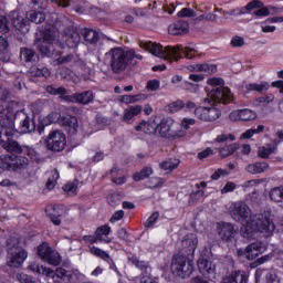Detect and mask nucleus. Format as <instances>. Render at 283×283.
<instances>
[{
	"mask_svg": "<svg viewBox=\"0 0 283 283\" xmlns=\"http://www.w3.org/2000/svg\"><path fill=\"white\" fill-rule=\"evenodd\" d=\"M181 247L179 253L172 256L170 271L172 275L187 280L196 269L193 255L198 249V237L193 233L187 234L181 241Z\"/></svg>",
	"mask_w": 283,
	"mask_h": 283,
	"instance_id": "obj_1",
	"label": "nucleus"
},
{
	"mask_svg": "<svg viewBox=\"0 0 283 283\" xmlns=\"http://www.w3.org/2000/svg\"><path fill=\"white\" fill-rule=\"evenodd\" d=\"M146 48L153 56H158V59H175V61H180V59L191 60L198 56V50L190 46L178 45L177 48H164L160 43L148 42Z\"/></svg>",
	"mask_w": 283,
	"mask_h": 283,
	"instance_id": "obj_2",
	"label": "nucleus"
},
{
	"mask_svg": "<svg viewBox=\"0 0 283 283\" xmlns=\"http://www.w3.org/2000/svg\"><path fill=\"white\" fill-rule=\"evenodd\" d=\"M247 235L251 233H264L268 238L273 235L275 231V223L273 222V213L271 210L263 211L261 213L254 214L245 224Z\"/></svg>",
	"mask_w": 283,
	"mask_h": 283,
	"instance_id": "obj_3",
	"label": "nucleus"
},
{
	"mask_svg": "<svg viewBox=\"0 0 283 283\" xmlns=\"http://www.w3.org/2000/svg\"><path fill=\"white\" fill-rule=\"evenodd\" d=\"M207 84L212 88H205L209 97L205 98V103H222V105H229L233 101V93H231V88L224 86V78L210 77L207 80Z\"/></svg>",
	"mask_w": 283,
	"mask_h": 283,
	"instance_id": "obj_4",
	"label": "nucleus"
},
{
	"mask_svg": "<svg viewBox=\"0 0 283 283\" xmlns=\"http://www.w3.org/2000/svg\"><path fill=\"white\" fill-rule=\"evenodd\" d=\"M14 132V123L10 118H0V146L9 154H18L20 156V154H23V146L13 140Z\"/></svg>",
	"mask_w": 283,
	"mask_h": 283,
	"instance_id": "obj_5",
	"label": "nucleus"
},
{
	"mask_svg": "<svg viewBox=\"0 0 283 283\" xmlns=\"http://www.w3.org/2000/svg\"><path fill=\"white\" fill-rule=\"evenodd\" d=\"M10 19L13 28L20 34H28L30 32V23H35L36 25L43 23L45 21V13L30 10L27 12V18H23L18 12H11Z\"/></svg>",
	"mask_w": 283,
	"mask_h": 283,
	"instance_id": "obj_6",
	"label": "nucleus"
},
{
	"mask_svg": "<svg viewBox=\"0 0 283 283\" xmlns=\"http://www.w3.org/2000/svg\"><path fill=\"white\" fill-rule=\"evenodd\" d=\"M28 270L32 273H36L38 275H45V277H51L53 282H72L74 274L72 271H67L64 268H57L55 271L40 265L39 263H31L28 266Z\"/></svg>",
	"mask_w": 283,
	"mask_h": 283,
	"instance_id": "obj_7",
	"label": "nucleus"
},
{
	"mask_svg": "<svg viewBox=\"0 0 283 283\" xmlns=\"http://www.w3.org/2000/svg\"><path fill=\"white\" fill-rule=\"evenodd\" d=\"M43 120L44 125H52L60 122V125H62V127H65L70 136H75V134L78 133V119L76 118V116H61V114L52 112L46 117H44Z\"/></svg>",
	"mask_w": 283,
	"mask_h": 283,
	"instance_id": "obj_8",
	"label": "nucleus"
},
{
	"mask_svg": "<svg viewBox=\"0 0 283 283\" xmlns=\"http://www.w3.org/2000/svg\"><path fill=\"white\" fill-rule=\"evenodd\" d=\"M28 165H30V159L25 156L14 154L0 155L1 171H21V169H27Z\"/></svg>",
	"mask_w": 283,
	"mask_h": 283,
	"instance_id": "obj_9",
	"label": "nucleus"
},
{
	"mask_svg": "<svg viewBox=\"0 0 283 283\" xmlns=\"http://www.w3.org/2000/svg\"><path fill=\"white\" fill-rule=\"evenodd\" d=\"M107 54L111 56L109 65L114 74H120L129 67V55L123 48H113Z\"/></svg>",
	"mask_w": 283,
	"mask_h": 283,
	"instance_id": "obj_10",
	"label": "nucleus"
},
{
	"mask_svg": "<svg viewBox=\"0 0 283 283\" xmlns=\"http://www.w3.org/2000/svg\"><path fill=\"white\" fill-rule=\"evenodd\" d=\"M49 151H63L67 147V137L61 130H53L44 140Z\"/></svg>",
	"mask_w": 283,
	"mask_h": 283,
	"instance_id": "obj_11",
	"label": "nucleus"
},
{
	"mask_svg": "<svg viewBox=\"0 0 283 283\" xmlns=\"http://www.w3.org/2000/svg\"><path fill=\"white\" fill-rule=\"evenodd\" d=\"M38 255L43 262H46L51 266H59V264H61V254L54 251L48 242H42L38 247Z\"/></svg>",
	"mask_w": 283,
	"mask_h": 283,
	"instance_id": "obj_12",
	"label": "nucleus"
},
{
	"mask_svg": "<svg viewBox=\"0 0 283 283\" xmlns=\"http://www.w3.org/2000/svg\"><path fill=\"white\" fill-rule=\"evenodd\" d=\"M176 122L171 117H164L159 124H157V132L161 138H168V140H176L180 138V132L174 129Z\"/></svg>",
	"mask_w": 283,
	"mask_h": 283,
	"instance_id": "obj_13",
	"label": "nucleus"
},
{
	"mask_svg": "<svg viewBox=\"0 0 283 283\" xmlns=\"http://www.w3.org/2000/svg\"><path fill=\"white\" fill-rule=\"evenodd\" d=\"M264 251H266V245L261 241H256L250 243L245 249H238L237 255L238 258H244L245 260H255L256 258L262 255Z\"/></svg>",
	"mask_w": 283,
	"mask_h": 283,
	"instance_id": "obj_14",
	"label": "nucleus"
},
{
	"mask_svg": "<svg viewBox=\"0 0 283 283\" xmlns=\"http://www.w3.org/2000/svg\"><path fill=\"white\" fill-rule=\"evenodd\" d=\"M195 116L203 123H213L214 120H218L220 116H222V111L214 106H198L195 109Z\"/></svg>",
	"mask_w": 283,
	"mask_h": 283,
	"instance_id": "obj_15",
	"label": "nucleus"
},
{
	"mask_svg": "<svg viewBox=\"0 0 283 283\" xmlns=\"http://www.w3.org/2000/svg\"><path fill=\"white\" fill-rule=\"evenodd\" d=\"M19 118H21L18 127L20 134H32V132H36L34 115L30 117L25 112H20L15 114L14 120H19Z\"/></svg>",
	"mask_w": 283,
	"mask_h": 283,
	"instance_id": "obj_16",
	"label": "nucleus"
},
{
	"mask_svg": "<svg viewBox=\"0 0 283 283\" xmlns=\"http://www.w3.org/2000/svg\"><path fill=\"white\" fill-rule=\"evenodd\" d=\"M45 213L54 227H61V222L65 216V206L61 203L49 205L45 208Z\"/></svg>",
	"mask_w": 283,
	"mask_h": 283,
	"instance_id": "obj_17",
	"label": "nucleus"
},
{
	"mask_svg": "<svg viewBox=\"0 0 283 283\" xmlns=\"http://www.w3.org/2000/svg\"><path fill=\"white\" fill-rule=\"evenodd\" d=\"M250 212L251 209H249L247 202L243 201L234 202L230 210L231 218L234 219L235 222H247Z\"/></svg>",
	"mask_w": 283,
	"mask_h": 283,
	"instance_id": "obj_18",
	"label": "nucleus"
},
{
	"mask_svg": "<svg viewBox=\"0 0 283 283\" xmlns=\"http://www.w3.org/2000/svg\"><path fill=\"white\" fill-rule=\"evenodd\" d=\"M9 266L19 269L28 260V251L21 247L11 248L8 251Z\"/></svg>",
	"mask_w": 283,
	"mask_h": 283,
	"instance_id": "obj_19",
	"label": "nucleus"
},
{
	"mask_svg": "<svg viewBox=\"0 0 283 283\" xmlns=\"http://www.w3.org/2000/svg\"><path fill=\"white\" fill-rule=\"evenodd\" d=\"M94 98H96V94L94 91H84L82 93H75L73 95H69L66 97V103H77L78 105H90L94 103Z\"/></svg>",
	"mask_w": 283,
	"mask_h": 283,
	"instance_id": "obj_20",
	"label": "nucleus"
},
{
	"mask_svg": "<svg viewBox=\"0 0 283 283\" xmlns=\"http://www.w3.org/2000/svg\"><path fill=\"white\" fill-rule=\"evenodd\" d=\"M230 120L233 123L238 120L249 122V120H255L258 118V113L255 111H252L250 108H242L232 111L229 115Z\"/></svg>",
	"mask_w": 283,
	"mask_h": 283,
	"instance_id": "obj_21",
	"label": "nucleus"
},
{
	"mask_svg": "<svg viewBox=\"0 0 283 283\" xmlns=\"http://www.w3.org/2000/svg\"><path fill=\"white\" fill-rule=\"evenodd\" d=\"M197 266L201 275L206 277V280L216 279V264L207 259H199Z\"/></svg>",
	"mask_w": 283,
	"mask_h": 283,
	"instance_id": "obj_22",
	"label": "nucleus"
},
{
	"mask_svg": "<svg viewBox=\"0 0 283 283\" xmlns=\"http://www.w3.org/2000/svg\"><path fill=\"white\" fill-rule=\"evenodd\" d=\"M264 2L260 0H252L245 7H239L230 10L231 17H242V14H251V10H255V8H262Z\"/></svg>",
	"mask_w": 283,
	"mask_h": 283,
	"instance_id": "obj_23",
	"label": "nucleus"
},
{
	"mask_svg": "<svg viewBox=\"0 0 283 283\" xmlns=\"http://www.w3.org/2000/svg\"><path fill=\"white\" fill-rule=\"evenodd\" d=\"M136 132H144L148 136H156L158 134V123L156 119L142 120L137 126H135Z\"/></svg>",
	"mask_w": 283,
	"mask_h": 283,
	"instance_id": "obj_24",
	"label": "nucleus"
},
{
	"mask_svg": "<svg viewBox=\"0 0 283 283\" xmlns=\"http://www.w3.org/2000/svg\"><path fill=\"white\" fill-rule=\"evenodd\" d=\"M189 32V22L179 20L168 27V33L172 36H180Z\"/></svg>",
	"mask_w": 283,
	"mask_h": 283,
	"instance_id": "obj_25",
	"label": "nucleus"
},
{
	"mask_svg": "<svg viewBox=\"0 0 283 283\" xmlns=\"http://www.w3.org/2000/svg\"><path fill=\"white\" fill-rule=\"evenodd\" d=\"M219 237L223 242H231L235 238V228L231 223L223 222L219 227Z\"/></svg>",
	"mask_w": 283,
	"mask_h": 283,
	"instance_id": "obj_26",
	"label": "nucleus"
},
{
	"mask_svg": "<svg viewBox=\"0 0 283 283\" xmlns=\"http://www.w3.org/2000/svg\"><path fill=\"white\" fill-rule=\"evenodd\" d=\"M280 145V139H273L271 144L266 146L259 147L258 156L259 158H263L266 160L271 154H275L277 151V146Z\"/></svg>",
	"mask_w": 283,
	"mask_h": 283,
	"instance_id": "obj_27",
	"label": "nucleus"
},
{
	"mask_svg": "<svg viewBox=\"0 0 283 283\" xmlns=\"http://www.w3.org/2000/svg\"><path fill=\"white\" fill-rule=\"evenodd\" d=\"M20 59L21 61H24V63H30L32 65L39 63V54H36L35 50L29 48L20 49Z\"/></svg>",
	"mask_w": 283,
	"mask_h": 283,
	"instance_id": "obj_28",
	"label": "nucleus"
},
{
	"mask_svg": "<svg viewBox=\"0 0 283 283\" xmlns=\"http://www.w3.org/2000/svg\"><path fill=\"white\" fill-rule=\"evenodd\" d=\"M223 283H247V272L244 270H234L223 277Z\"/></svg>",
	"mask_w": 283,
	"mask_h": 283,
	"instance_id": "obj_29",
	"label": "nucleus"
},
{
	"mask_svg": "<svg viewBox=\"0 0 283 283\" xmlns=\"http://www.w3.org/2000/svg\"><path fill=\"white\" fill-rule=\"evenodd\" d=\"M45 92L51 96H59L61 101H64L65 103H67V98L70 95L67 94V88H65L64 86H60L56 88V86L54 85H46Z\"/></svg>",
	"mask_w": 283,
	"mask_h": 283,
	"instance_id": "obj_30",
	"label": "nucleus"
},
{
	"mask_svg": "<svg viewBox=\"0 0 283 283\" xmlns=\"http://www.w3.org/2000/svg\"><path fill=\"white\" fill-rule=\"evenodd\" d=\"M112 233V227L109 224L99 226L95 230V235L99 238V242L104 244H112V238L107 237ZM105 235L106 238H103Z\"/></svg>",
	"mask_w": 283,
	"mask_h": 283,
	"instance_id": "obj_31",
	"label": "nucleus"
},
{
	"mask_svg": "<svg viewBox=\"0 0 283 283\" xmlns=\"http://www.w3.org/2000/svg\"><path fill=\"white\" fill-rule=\"evenodd\" d=\"M238 149H240V144L238 143L226 144L219 149V156H221V158H229V156H233Z\"/></svg>",
	"mask_w": 283,
	"mask_h": 283,
	"instance_id": "obj_32",
	"label": "nucleus"
},
{
	"mask_svg": "<svg viewBox=\"0 0 283 283\" xmlns=\"http://www.w3.org/2000/svg\"><path fill=\"white\" fill-rule=\"evenodd\" d=\"M271 88V84L266 81H262L259 83H250L245 85L247 92H259V94H262V92H269Z\"/></svg>",
	"mask_w": 283,
	"mask_h": 283,
	"instance_id": "obj_33",
	"label": "nucleus"
},
{
	"mask_svg": "<svg viewBox=\"0 0 283 283\" xmlns=\"http://www.w3.org/2000/svg\"><path fill=\"white\" fill-rule=\"evenodd\" d=\"M256 9L258 10L253 11L252 17H269L271 14V10L274 12V14L280 13V8L273 6L264 7L263 4Z\"/></svg>",
	"mask_w": 283,
	"mask_h": 283,
	"instance_id": "obj_34",
	"label": "nucleus"
},
{
	"mask_svg": "<svg viewBox=\"0 0 283 283\" xmlns=\"http://www.w3.org/2000/svg\"><path fill=\"white\" fill-rule=\"evenodd\" d=\"M266 169H269V164L266 161L249 164L247 167L249 174H264Z\"/></svg>",
	"mask_w": 283,
	"mask_h": 283,
	"instance_id": "obj_35",
	"label": "nucleus"
},
{
	"mask_svg": "<svg viewBox=\"0 0 283 283\" xmlns=\"http://www.w3.org/2000/svg\"><path fill=\"white\" fill-rule=\"evenodd\" d=\"M154 174V168L151 166L144 167L140 171H137L133 175V180L135 182H140V180H147L149 176Z\"/></svg>",
	"mask_w": 283,
	"mask_h": 283,
	"instance_id": "obj_36",
	"label": "nucleus"
},
{
	"mask_svg": "<svg viewBox=\"0 0 283 283\" xmlns=\"http://www.w3.org/2000/svg\"><path fill=\"white\" fill-rule=\"evenodd\" d=\"M143 112V106L136 105V106H130L129 108L124 111V116L123 120L124 123H129L134 116H138Z\"/></svg>",
	"mask_w": 283,
	"mask_h": 283,
	"instance_id": "obj_37",
	"label": "nucleus"
},
{
	"mask_svg": "<svg viewBox=\"0 0 283 283\" xmlns=\"http://www.w3.org/2000/svg\"><path fill=\"white\" fill-rule=\"evenodd\" d=\"M180 166V159L169 158L159 164L160 169L164 171H174Z\"/></svg>",
	"mask_w": 283,
	"mask_h": 283,
	"instance_id": "obj_38",
	"label": "nucleus"
},
{
	"mask_svg": "<svg viewBox=\"0 0 283 283\" xmlns=\"http://www.w3.org/2000/svg\"><path fill=\"white\" fill-rule=\"evenodd\" d=\"M38 50L42 56H54V44L48 42H38Z\"/></svg>",
	"mask_w": 283,
	"mask_h": 283,
	"instance_id": "obj_39",
	"label": "nucleus"
},
{
	"mask_svg": "<svg viewBox=\"0 0 283 283\" xmlns=\"http://www.w3.org/2000/svg\"><path fill=\"white\" fill-rule=\"evenodd\" d=\"M101 36L98 35V32L94 29H85L84 31V41L86 43H90L91 45H96L98 43Z\"/></svg>",
	"mask_w": 283,
	"mask_h": 283,
	"instance_id": "obj_40",
	"label": "nucleus"
},
{
	"mask_svg": "<svg viewBox=\"0 0 283 283\" xmlns=\"http://www.w3.org/2000/svg\"><path fill=\"white\" fill-rule=\"evenodd\" d=\"M64 43L70 49H74L78 46V43H81V35L78 32H73L70 35L64 36Z\"/></svg>",
	"mask_w": 283,
	"mask_h": 283,
	"instance_id": "obj_41",
	"label": "nucleus"
},
{
	"mask_svg": "<svg viewBox=\"0 0 283 283\" xmlns=\"http://www.w3.org/2000/svg\"><path fill=\"white\" fill-rule=\"evenodd\" d=\"M199 72H203L208 76H213L218 72V65L210 62L199 63Z\"/></svg>",
	"mask_w": 283,
	"mask_h": 283,
	"instance_id": "obj_42",
	"label": "nucleus"
},
{
	"mask_svg": "<svg viewBox=\"0 0 283 283\" xmlns=\"http://www.w3.org/2000/svg\"><path fill=\"white\" fill-rule=\"evenodd\" d=\"M31 74L36 77L43 76V78H50L52 73L50 72V69L45 66H32Z\"/></svg>",
	"mask_w": 283,
	"mask_h": 283,
	"instance_id": "obj_43",
	"label": "nucleus"
},
{
	"mask_svg": "<svg viewBox=\"0 0 283 283\" xmlns=\"http://www.w3.org/2000/svg\"><path fill=\"white\" fill-rule=\"evenodd\" d=\"M269 196L272 202H283V187L272 188Z\"/></svg>",
	"mask_w": 283,
	"mask_h": 283,
	"instance_id": "obj_44",
	"label": "nucleus"
},
{
	"mask_svg": "<svg viewBox=\"0 0 283 283\" xmlns=\"http://www.w3.org/2000/svg\"><path fill=\"white\" fill-rule=\"evenodd\" d=\"M128 262H130L136 269H139V271H147V269H149V265L145 261H139L138 256L135 254L128 256Z\"/></svg>",
	"mask_w": 283,
	"mask_h": 283,
	"instance_id": "obj_45",
	"label": "nucleus"
},
{
	"mask_svg": "<svg viewBox=\"0 0 283 283\" xmlns=\"http://www.w3.org/2000/svg\"><path fill=\"white\" fill-rule=\"evenodd\" d=\"M262 200L263 196L260 195L258 191H253L252 193L249 195V201L252 207H262Z\"/></svg>",
	"mask_w": 283,
	"mask_h": 283,
	"instance_id": "obj_46",
	"label": "nucleus"
},
{
	"mask_svg": "<svg viewBox=\"0 0 283 283\" xmlns=\"http://www.w3.org/2000/svg\"><path fill=\"white\" fill-rule=\"evenodd\" d=\"M104 262H107L109 265V270L114 271L118 277H120L123 274H120V271L118 270V266H116V262H114V259L109 253H106L105 256L102 259Z\"/></svg>",
	"mask_w": 283,
	"mask_h": 283,
	"instance_id": "obj_47",
	"label": "nucleus"
},
{
	"mask_svg": "<svg viewBox=\"0 0 283 283\" xmlns=\"http://www.w3.org/2000/svg\"><path fill=\"white\" fill-rule=\"evenodd\" d=\"M168 112L169 114H176V112H180V109H184L185 102L182 99H177L170 104H168Z\"/></svg>",
	"mask_w": 283,
	"mask_h": 283,
	"instance_id": "obj_48",
	"label": "nucleus"
},
{
	"mask_svg": "<svg viewBox=\"0 0 283 283\" xmlns=\"http://www.w3.org/2000/svg\"><path fill=\"white\" fill-rule=\"evenodd\" d=\"M158 218H160V212L155 211L153 212L149 218L144 222V227L146 229H151L156 222H158Z\"/></svg>",
	"mask_w": 283,
	"mask_h": 283,
	"instance_id": "obj_49",
	"label": "nucleus"
},
{
	"mask_svg": "<svg viewBox=\"0 0 283 283\" xmlns=\"http://www.w3.org/2000/svg\"><path fill=\"white\" fill-rule=\"evenodd\" d=\"M60 178L59 171H53L51 177L48 178L46 181V189L51 191V189H54L56 187L57 180Z\"/></svg>",
	"mask_w": 283,
	"mask_h": 283,
	"instance_id": "obj_50",
	"label": "nucleus"
},
{
	"mask_svg": "<svg viewBox=\"0 0 283 283\" xmlns=\"http://www.w3.org/2000/svg\"><path fill=\"white\" fill-rule=\"evenodd\" d=\"M216 143H233L235 135L233 134H221L216 137Z\"/></svg>",
	"mask_w": 283,
	"mask_h": 283,
	"instance_id": "obj_51",
	"label": "nucleus"
},
{
	"mask_svg": "<svg viewBox=\"0 0 283 283\" xmlns=\"http://www.w3.org/2000/svg\"><path fill=\"white\" fill-rule=\"evenodd\" d=\"M151 189H160L165 185V179L163 177H153L149 179Z\"/></svg>",
	"mask_w": 283,
	"mask_h": 283,
	"instance_id": "obj_52",
	"label": "nucleus"
},
{
	"mask_svg": "<svg viewBox=\"0 0 283 283\" xmlns=\"http://www.w3.org/2000/svg\"><path fill=\"white\" fill-rule=\"evenodd\" d=\"M119 101L120 103L129 105L130 103H137V101H140V95H122Z\"/></svg>",
	"mask_w": 283,
	"mask_h": 283,
	"instance_id": "obj_53",
	"label": "nucleus"
},
{
	"mask_svg": "<svg viewBox=\"0 0 283 283\" xmlns=\"http://www.w3.org/2000/svg\"><path fill=\"white\" fill-rule=\"evenodd\" d=\"M177 17H180L181 19H185V18L191 19L192 17H196V12L191 8H182L177 13Z\"/></svg>",
	"mask_w": 283,
	"mask_h": 283,
	"instance_id": "obj_54",
	"label": "nucleus"
},
{
	"mask_svg": "<svg viewBox=\"0 0 283 283\" xmlns=\"http://www.w3.org/2000/svg\"><path fill=\"white\" fill-rule=\"evenodd\" d=\"M275 101V95L272 93H268L265 96H261L256 98V103H261L262 105H269Z\"/></svg>",
	"mask_w": 283,
	"mask_h": 283,
	"instance_id": "obj_55",
	"label": "nucleus"
},
{
	"mask_svg": "<svg viewBox=\"0 0 283 283\" xmlns=\"http://www.w3.org/2000/svg\"><path fill=\"white\" fill-rule=\"evenodd\" d=\"M8 32H10L8 18L6 15H0V34H8Z\"/></svg>",
	"mask_w": 283,
	"mask_h": 283,
	"instance_id": "obj_56",
	"label": "nucleus"
},
{
	"mask_svg": "<svg viewBox=\"0 0 283 283\" xmlns=\"http://www.w3.org/2000/svg\"><path fill=\"white\" fill-rule=\"evenodd\" d=\"M22 154L31 158V160H36V149H34V147L22 146Z\"/></svg>",
	"mask_w": 283,
	"mask_h": 283,
	"instance_id": "obj_57",
	"label": "nucleus"
},
{
	"mask_svg": "<svg viewBox=\"0 0 283 283\" xmlns=\"http://www.w3.org/2000/svg\"><path fill=\"white\" fill-rule=\"evenodd\" d=\"M62 189L66 193L73 196V195H76V189H78V186L76 185V182H69L64 185Z\"/></svg>",
	"mask_w": 283,
	"mask_h": 283,
	"instance_id": "obj_58",
	"label": "nucleus"
},
{
	"mask_svg": "<svg viewBox=\"0 0 283 283\" xmlns=\"http://www.w3.org/2000/svg\"><path fill=\"white\" fill-rule=\"evenodd\" d=\"M147 90H150V92H156L160 90V81L158 80H149L146 84Z\"/></svg>",
	"mask_w": 283,
	"mask_h": 283,
	"instance_id": "obj_59",
	"label": "nucleus"
},
{
	"mask_svg": "<svg viewBox=\"0 0 283 283\" xmlns=\"http://www.w3.org/2000/svg\"><path fill=\"white\" fill-rule=\"evenodd\" d=\"M222 176H229V171L227 169L219 168L211 175V180H220Z\"/></svg>",
	"mask_w": 283,
	"mask_h": 283,
	"instance_id": "obj_60",
	"label": "nucleus"
},
{
	"mask_svg": "<svg viewBox=\"0 0 283 283\" xmlns=\"http://www.w3.org/2000/svg\"><path fill=\"white\" fill-rule=\"evenodd\" d=\"M237 185L233 181H228L224 187L221 189V193H231V191H235Z\"/></svg>",
	"mask_w": 283,
	"mask_h": 283,
	"instance_id": "obj_61",
	"label": "nucleus"
},
{
	"mask_svg": "<svg viewBox=\"0 0 283 283\" xmlns=\"http://www.w3.org/2000/svg\"><path fill=\"white\" fill-rule=\"evenodd\" d=\"M231 45L232 48H242V45H244V38L242 36H233L231 40Z\"/></svg>",
	"mask_w": 283,
	"mask_h": 283,
	"instance_id": "obj_62",
	"label": "nucleus"
},
{
	"mask_svg": "<svg viewBox=\"0 0 283 283\" xmlns=\"http://www.w3.org/2000/svg\"><path fill=\"white\" fill-rule=\"evenodd\" d=\"M17 277L20 283H34V281L32 280V276L25 273H20L17 275Z\"/></svg>",
	"mask_w": 283,
	"mask_h": 283,
	"instance_id": "obj_63",
	"label": "nucleus"
},
{
	"mask_svg": "<svg viewBox=\"0 0 283 283\" xmlns=\"http://www.w3.org/2000/svg\"><path fill=\"white\" fill-rule=\"evenodd\" d=\"M91 253L93 255H96V258H101V260H103L107 252L102 250L101 248L93 247L91 248Z\"/></svg>",
	"mask_w": 283,
	"mask_h": 283,
	"instance_id": "obj_64",
	"label": "nucleus"
}]
</instances>
